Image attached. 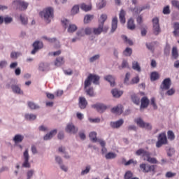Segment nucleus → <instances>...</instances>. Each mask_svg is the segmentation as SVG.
<instances>
[{
    "mask_svg": "<svg viewBox=\"0 0 179 179\" xmlns=\"http://www.w3.org/2000/svg\"><path fill=\"white\" fill-rule=\"evenodd\" d=\"M47 68H48V65H46L44 63H41L39 64V70H41L42 72H44V71H47Z\"/></svg>",
    "mask_w": 179,
    "mask_h": 179,
    "instance_id": "48",
    "label": "nucleus"
},
{
    "mask_svg": "<svg viewBox=\"0 0 179 179\" xmlns=\"http://www.w3.org/2000/svg\"><path fill=\"white\" fill-rule=\"evenodd\" d=\"M90 138L92 142H96L98 141L97 139V133L92 131L91 133H90Z\"/></svg>",
    "mask_w": 179,
    "mask_h": 179,
    "instance_id": "36",
    "label": "nucleus"
},
{
    "mask_svg": "<svg viewBox=\"0 0 179 179\" xmlns=\"http://www.w3.org/2000/svg\"><path fill=\"white\" fill-rule=\"evenodd\" d=\"M107 20V15L102 14L99 19V27L93 29V33L96 36L101 34L103 31V27L104 26V22Z\"/></svg>",
    "mask_w": 179,
    "mask_h": 179,
    "instance_id": "2",
    "label": "nucleus"
},
{
    "mask_svg": "<svg viewBox=\"0 0 179 179\" xmlns=\"http://www.w3.org/2000/svg\"><path fill=\"white\" fill-rule=\"evenodd\" d=\"M99 58H100V55H96L90 59V62H94V61H97Z\"/></svg>",
    "mask_w": 179,
    "mask_h": 179,
    "instance_id": "63",
    "label": "nucleus"
},
{
    "mask_svg": "<svg viewBox=\"0 0 179 179\" xmlns=\"http://www.w3.org/2000/svg\"><path fill=\"white\" fill-rule=\"evenodd\" d=\"M122 38L124 40V42H126L127 44H129V45H132L134 44L132 41L130 39H128V37H127V36L125 35H122Z\"/></svg>",
    "mask_w": 179,
    "mask_h": 179,
    "instance_id": "45",
    "label": "nucleus"
},
{
    "mask_svg": "<svg viewBox=\"0 0 179 179\" xmlns=\"http://www.w3.org/2000/svg\"><path fill=\"white\" fill-rule=\"evenodd\" d=\"M173 34L176 37H177V36H178L179 34V23L178 22H175L173 24Z\"/></svg>",
    "mask_w": 179,
    "mask_h": 179,
    "instance_id": "34",
    "label": "nucleus"
},
{
    "mask_svg": "<svg viewBox=\"0 0 179 179\" xmlns=\"http://www.w3.org/2000/svg\"><path fill=\"white\" fill-rule=\"evenodd\" d=\"M79 13V6L76 5L74 6L71 9V13L72 15H76V13Z\"/></svg>",
    "mask_w": 179,
    "mask_h": 179,
    "instance_id": "47",
    "label": "nucleus"
},
{
    "mask_svg": "<svg viewBox=\"0 0 179 179\" xmlns=\"http://www.w3.org/2000/svg\"><path fill=\"white\" fill-rule=\"evenodd\" d=\"M170 6H166L163 9V13L164 15H170Z\"/></svg>",
    "mask_w": 179,
    "mask_h": 179,
    "instance_id": "55",
    "label": "nucleus"
},
{
    "mask_svg": "<svg viewBox=\"0 0 179 179\" xmlns=\"http://www.w3.org/2000/svg\"><path fill=\"white\" fill-rule=\"evenodd\" d=\"M131 100L134 104L139 106V103H141V99L136 96V94L131 95Z\"/></svg>",
    "mask_w": 179,
    "mask_h": 179,
    "instance_id": "32",
    "label": "nucleus"
},
{
    "mask_svg": "<svg viewBox=\"0 0 179 179\" xmlns=\"http://www.w3.org/2000/svg\"><path fill=\"white\" fill-rule=\"evenodd\" d=\"M155 44H156V42L151 43H146L147 48L150 50V51H152L153 52L155 51Z\"/></svg>",
    "mask_w": 179,
    "mask_h": 179,
    "instance_id": "46",
    "label": "nucleus"
},
{
    "mask_svg": "<svg viewBox=\"0 0 179 179\" xmlns=\"http://www.w3.org/2000/svg\"><path fill=\"white\" fill-rule=\"evenodd\" d=\"M11 89L13 92V93H17V94H22L23 92H22V90H20V87L17 85H12Z\"/></svg>",
    "mask_w": 179,
    "mask_h": 179,
    "instance_id": "30",
    "label": "nucleus"
},
{
    "mask_svg": "<svg viewBox=\"0 0 179 179\" xmlns=\"http://www.w3.org/2000/svg\"><path fill=\"white\" fill-rule=\"evenodd\" d=\"M85 33V29H81L80 30H79L77 32V36L78 37H84Z\"/></svg>",
    "mask_w": 179,
    "mask_h": 179,
    "instance_id": "58",
    "label": "nucleus"
},
{
    "mask_svg": "<svg viewBox=\"0 0 179 179\" xmlns=\"http://www.w3.org/2000/svg\"><path fill=\"white\" fill-rule=\"evenodd\" d=\"M174 93H176V90H174V88H171L166 92V94H167V96H173Z\"/></svg>",
    "mask_w": 179,
    "mask_h": 179,
    "instance_id": "61",
    "label": "nucleus"
},
{
    "mask_svg": "<svg viewBox=\"0 0 179 179\" xmlns=\"http://www.w3.org/2000/svg\"><path fill=\"white\" fill-rule=\"evenodd\" d=\"M89 76H91V80L93 82L94 85H99V81L100 80V77L97 75L90 74Z\"/></svg>",
    "mask_w": 179,
    "mask_h": 179,
    "instance_id": "21",
    "label": "nucleus"
},
{
    "mask_svg": "<svg viewBox=\"0 0 179 179\" xmlns=\"http://www.w3.org/2000/svg\"><path fill=\"white\" fill-rule=\"evenodd\" d=\"M124 124V120L120 119L116 122H111L110 125L111 128H120Z\"/></svg>",
    "mask_w": 179,
    "mask_h": 179,
    "instance_id": "18",
    "label": "nucleus"
},
{
    "mask_svg": "<svg viewBox=\"0 0 179 179\" xmlns=\"http://www.w3.org/2000/svg\"><path fill=\"white\" fill-rule=\"evenodd\" d=\"M39 15L46 22V23H51V20L54 19V8L48 7L39 13Z\"/></svg>",
    "mask_w": 179,
    "mask_h": 179,
    "instance_id": "1",
    "label": "nucleus"
},
{
    "mask_svg": "<svg viewBox=\"0 0 179 179\" xmlns=\"http://www.w3.org/2000/svg\"><path fill=\"white\" fill-rule=\"evenodd\" d=\"M92 108H96L98 113H104L107 110V106L103 103H96L92 106Z\"/></svg>",
    "mask_w": 179,
    "mask_h": 179,
    "instance_id": "14",
    "label": "nucleus"
},
{
    "mask_svg": "<svg viewBox=\"0 0 179 179\" xmlns=\"http://www.w3.org/2000/svg\"><path fill=\"white\" fill-rule=\"evenodd\" d=\"M135 27L136 25L134 19H129L127 22V28L129 29V30H135Z\"/></svg>",
    "mask_w": 179,
    "mask_h": 179,
    "instance_id": "24",
    "label": "nucleus"
},
{
    "mask_svg": "<svg viewBox=\"0 0 179 179\" xmlns=\"http://www.w3.org/2000/svg\"><path fill=\"white\" fill-rule=\"evenodd\" d=\"M134 122H136L140 128H145V129H148L149 131L152 129V125L149 123L145 122L141 117L135 119Z\"/></svg>",
    "mask_w": 179,
    "mask_h": 179,
    "instance_id": "6",
    "label": "nucleus"
},
{
    "mask_svg": "<svg viewBox=\"0 0 179 179\" xmlns=\"http://www.w3.org/2000/svg\"><path fill=\"white\" fill-rule=\"evenodd\" d=\"M160 78V76L159 75V73L154 71L151 73L150 75V79L152 82H155V80H157Z\"/></svg>",
    "mask_w": 179,
    "mask_h": 179,
    "instance_id": "31",
    "label": "nucleus"
},
{
    "mask_svg": "<svg viewBox=\"0 0 179 179\" xmlns=\"http://www.w3.org/2000/svg\"><path fill=\"white\" fill-rule=\"evenodd\" d=\"M55 135H57V129L52 130L49 134H46L43 139L44 141H48L50 139H52Z\"/></svg>",
    "mask_w": 179,
    "mask_h": 179,
    "instance_id": "19",
    "label": "nucleus"
},
{
    "mask_svg": "<svg viewBox=\"0 0 179 179\" xmlns=\"http://www.w3.org/2000/svg\"><path fill=\"white\" fill-rule=\"evenodd\" d=\"M13 5H15L20 10H26L27 9V6H29V3L22 1H14L13 2Z\"/></svg>",
    "mask_w": 179,
    "mask_h": 179,
    "instance_id": "7",
    "label": "nucleus"
},
{
    "mask_svg": "<svg viewBox=\"0 0 179 179\" xmlns=\"http://www.w3.org/2000/svg\"><path fill=\"white\" fill-rule=\"evenodd\" d=\"M176 173H172L169 171L166 173V178H171L173 177H176Z\"/></svg>",
    "mask_w": 179,
    "mask_h": 179,
    "instance_id": "62",
    "label": "nucleus"
},
{
    "mask_svg": "<svg viewBox=\"0 0 179 179\" xmlns=\"http://www.w3.org/2000/svg\"><path fill=\"white\" fill-rule=\"evenodd\" d=\"M80 9L85 10V12H89V10H92V5H87L86 3H83L80 5Z\"/></svg>",
    "mask_w": 179,
    "mask_h": 179,
    "instance_id": "29",
    "label": "nucleus"
},
{
    "mask_svg": "<svg viewBox=\"0 0 179 179\" xmlns=\"http://www.w3.org/2000/svg\"><path fill=\"white\" fill-rule=\"evenodd\" d=\"M94 16L93 15H87L84 17V23H90L93 20Z\"/></svg>",
    "mask_w": 179,
    "mask_h": 179,
    "instance_id": "37",
    "label": "nucleus"
},
{
    "mask_svg": "<svg viewBox=\"0 0 179 179\" xmlns=\"http://www.w3.org/2000/svg\"><path fill=\"white\" fill-rule=\"evenodd\" d=\"M140 169L143 173H150V171H155V165L141 164L140 165Z\"/></svg>",
    "mask_w": 179,
    "mask_h": 179,
    "instance_id": "9",
    "label": "nucleus"
},
{
    "mask_svg": "<svg viewBox=\"0 0 179 179\" xmlns=\"http://www.w3.org/2000/svg\"><path fill=\"white\" fill-rule=\"evenodd\" d=\"M105 80H107V82H109L110 83V86L114 87L115 86V79L113 76H106L104 78Z\"/></svg>",
    "mask_w": 179,
    "mask_h": 179,
    "instance_id": "20",
    "label": "nucleus"
},
{
    "mask_svg": "<svg viewBox=\"0 0 179 179\" xmlns=\"http://www.w3.org/2000/svg\"><path fill=\"white\" fill-rule=\"evenodd\" d=\"M84 31L87 36H90V34L93 33V29L90 27H87L84 29Z\"/></svg>",
    "mask_w": 179,
    "mask_h": 179,
    "instance_id": "54",
    "label": "nucleus"
},
{
    "mask_svg": "<svg viewBox=\"0 0 179 179\" xmlns=\"http://www.w3.org/2000/svg\"><path fill=\"white\" fill-rule=\"evenodd\" d=\"M167 135L168 139H169V141H174V139H176V135H174V132H173V131H168Z\"/></svg>",
    "mask_w": 179,
    "mask_h": 179,
    "instance_id": "42",
    "label": "nucleus"
},
{
    "mask_svg": "<svg viewBox=\"0 0 179 179\" xmlns=\"http://www.w3.org/2000/svg\"><path fill=\"white\" fill-rule=\"evenodd\" d=\"M28 107L31 108V110H37V108H40V106L38 105H36L34 103V102L29 101L28 102Z\"/></svg>",
    "mask_w": 179,
    "mask_h": 179,
    "instance_id": "39",
    "label": "nucleus"
},
{
    "mask_svg": "<svg viewBox=\"0 0 179 179\" xmlns=\"http://www.w3.org/2000/svg\"><path fill=\"white\" fill-rule=\"evenodd\" d=\"M20 20L22 24H27V17L20 15Z\"/></svg>",
    "mask_w": 179,
    "mask_h": 179,
    "instance_id": "64",
    "label": "nucleus"
},
{
    "mask_svg": "<svg viewBox=\"0 0 179 179\" xmlns=\"http://www.w3.org/2000/svg\"><path fill=\"white\" fill-rule=\"evenodd\" d=\"M132 69H134V71H137V72H141V66L139 65V63L138 62H132Z\"/></svg>",
    "mask_w": 179,
    "mask_h": 179,
    "instance_id": "35",
    "label": "nucleus"
},
{
    "mask_svg": "<svg viewBox=\"0 0 179 179\" xmlns=\"http://www.w3.org/2000/svg\"><path fill=\"white\" fill-rule=\"evenodd\" d=\"M123 54L126 57H131V55H132V49L130 48H127L123 52Z\"/></svg>",
    "mask_w": 179,
    "mask_h": 179,
    "instance_id": "43",
    "label": "nucleus"
},
{
    "mask_svg": "<svg viewBox=\"0 0 179 179\" xmlns=\"http://www.w3.org/2000/svg\"><path fill=\"white\" fill-rule=\"evenodd\" d=\"M33 47H34V49L31 52V54H32L34 55V54H36L37 52V51H38V50H41V48H43V47H44V45L43 44V42L36 41L33 43Z\"/></svg>",
    "mask_w": 179,
    "mask_h": 179,
    "instance_id": "10",
    "label": "nucleus"
},
{
    "mask_svg": "<svg viewBox=\"0 0 179 179\" xmlns=\"http://www.w3.org/2000/svg\"><path fill=\"white\" fill-rule=\"evenodd\" d=\"M13 20V19L12 18V17H4V22L6 23V24L12 23Z\"/></svg>",
    "mask_w": 179,
    "mask_h": 179,
    "instance_id": "59",
    "label": "nucleus"
},
{
    "mask_svg": "<svg viewBox=\"0 0 179 179\" xmlns=\"http://www.w3.org/2000/svg\"><path fill=\"white\" fill-rule=\"evenodd\" d=\"M90 171V166H87L85 170H83L81 172V176H85Z\"/></svg>",
    "mask_w": 179,
    "mask_h": 179,
    "instance_id": "60",
    "label": "nucleus"
},
{
    "mask_svg": "<svg viewBox=\"0 0 179 179\" xmlns=\"http://www.w3.org/2000/svg\"><path fill=\"white\" fill-rule=\"evenodd\" d=\"M163 145H167V136H166V132L159 134L158 141L156 143V147L162 148Z\"/></svg>",
    "mask_w": 179,
    "mask_h": 179,
    "instance_id": "4",
    "label": "nucleus"
},
{
    "mask_svg": "<svg viewBox=\"0 0 179 179\" xmlns=\"http://www.w3.org/2000/svg\"><path fill=\"white\" fill-rule=\"evenodd\" d=\"M141 104L140 106V110H142V108H148V106H149V99L146 96H143L141 99Z\"/></svg>",
    "mask_w": 179,
    "mask_h": 179,
    "instance_id": "17",
    "label": "nucleus"
},
{
    "mask_svg": "<svg viewBox=\"0 0 179 179\" xmlns=\"http://www.w3.org/2000/svg\"><path fill=\"white\" fill-rule=\"evenodd\" d=\"M112 113L113 114H117V115H121L122 114V112L124 111V108L122 107V105L119 104L116 107H114L111 109Z\"/></svg>",
    "mask_w": 179,
    "mask_h": 179,
    "instance_id": "16",
    "label": "nucleus"
},
{
    "mask_svg": "<svg viewBox=\"0 0 179 179\" xmlns=\"http://www.w3.org/2000/svg\"><path fill=\"white\" fill-rule=\"evenodd\" d=\"M24 118H25V120H27V121H34V120H36V118H37V115H36L34 114L27 113L24 115Z\"/></svg>",
    "mask_w": 179,
    "mask_h": 179,
    "instance_id": "26",
    "label": "nucleus"
},
{
    "mask_svg": "<svg viewBox=\"0 0 179 179\" xmlns=\"http://www.w3.org/2000/svg\"><path fill=\"white\" fill-rule=\"evenodd\" d=\"M117 24H118V19L117 18V17H113L112 20V29H111L112 33H114V31L117 30Z\"/></svg>",
    "mask_w": 179,
    "mask_h": 179,
    "instance_id": "23",
    "label": "nucleus"
},
{
    "mask_svg": "<svg viewBox=\"0 0 179 179\" xmlns=\"http://www.w3.org/2000/svg\"><path fill=\"white\" fill-rule=\"evenodd\" d=\"M91 85H92V76H88V77L87 78V79L85 80V83H84L85 89H87V87H89V86H90Z\"/></svg>",
    "mask_w": 179,
    "mask_h": 179,
    "instance_id": "33",
    "label": "nucleus"
},
{
    "mask_svg": "<svg viewBox=\"0 0 179 179\" xmlns=\"http://www.w3.org/2000/svg\"><path fill=\"white\" fill-rule=\"evenodd\" d=\"M172 57L174 59H177L178 58V50H177V47H173L172 49Z\"/></svg>",
    "mask_w": 179,
    "mask_h": 179,
    "instance_id": "41",
    "label": "nucleus"
},
{
    "mask_svg": "<svg viewBox=\"0 0 179 179\" xmlns=\"http://www.w3.org/2000/svg\"><path fill=\"white\" fill-rule=\"evenodd\" d=\"M119 18L120 23H122V24H125V11L124 10H120V13L119 14Z\"/></svg>",
    "mask_w": 179,
    "mask_h": 179,
    "instance_id": "25",
    "label": "nucleus"
},
{
    "mask_svg": "<svg viewBox=\"0 0 179 179\" xmlns=\"http://www.w3.org/2000/svg\"><path fill=\"white\" fill-rule=\"evenodd\" d=\"M106 159H115L117 157V154L113 152H108L105 155Z\"/></svg>",
    "mask_w": 179,
    "mask_h": 179,
    "instance_id": "44",
    "label": "nucleus"
},
{
    "mask_svg": "<svg viewBox=\"0 0 179 179\" xmlns=\"http://www.w3.org/2000/svg\"><path fill=\"white\" fill-rule=\"evenodd\" d=\"M65 64V61L64 60V57H59L56 59L55 61V65L56 66H61L62 65H64Z\"/></svg>",
    "mask_w": 179,
    "mask_h": 179,
    "instance_id": "22",
    "label": "nucleus"
},
{
    "mask_svg": "<svg viewBox=\"0 0 179 179\" xmlns=\"http://www.w3.org/2000/svg\"><path fill=\"white\" fill-rule=\"evenodd\" d=\"M129 78H131V73H127L124 78V83L126 85H129Z\"/></svg>",
    "mask_w": 179,
    "mask_h": 179,
    "instance_id": "56",
    "label": "nucleus"
},
{
    "mask_svg": "<svg viewBox=\"0 0 179 179\" xmlns=\"http://www.w3.org/2000/svg\"><path fill=\"white\" fill-rule=\"evenodd\" d=\"M106 5H107V3L104 0H99V2L97 3L96 6L98 9H103Z\"/></svg>",
    "mask_w": 179,
    "mask_h": 179,
    "instance_id": "40",
    "label": "nucleus"
},
{
    "mask_svg": "<svg viewBox=\"0 0 179 179\" xmlns=\"http://www.w3.org/2000/svg\"><path fill=\"white\" fill-rule=\"evenodd\" d=\"M111 93L113 96V97H116V98H118V97H121V96H122V91H118V90L117 89H114L111 91Z\"/></svg>",
    "mask_w": 179,
    "mask_h": 179,
    "instance_id": "27",
    "label": "nucleus"
},
{
    "mask_svg": "<svg viewBox=\"0 0 179 179\" xmlns=\"http://www.w3.org/2000/svg\"><path fill=\"white\" fill-rule=\"evenodd\" d=\"M78 106L81 110H85L87 107V101L85 96H80L78 99Z\"/></svg>",
    "mask_w": 179,
    "mask_h": 179,
    "instance_id": "13",
    "label": "nucleus"
},
{
    "mask_svg": "<svg viewBox=\"0 0 179 179\" xmlns=\"http://www.w3.org/2000/svg\"><path fill=\"white\" fill-rule=\"evenodd\" d=\"M96 142H99L101 145L102 148V152H104V150H106V149L104 148L106 146V142L101 139H98Z\"/></svg>",
    "mask_w": 179,
    "mask_h": 179,
    "instance_id": "53",
    "label": "nucleus"
},
{
    "mask_svg": "<svg viewBox=\"0 0 179 179\" xmlns=\"http://www.w3.org/2000/svg\"><path fill=\"white\" fill-rule=\"evenodd\" d=\"M85 92L87 94L90 96V97H94L95 94H94V90L93 89V87H91L88 89H86Z\"/></svg>",
    "mask_w": 179,
    "mask_h": 179,
    "instance_id": "38",
    "label": "nucleus"
},
{
    "mask_svg": "<svg viewBox=\"0 0 179 179\" xmlns=\"http://www.w3.org/2000/svg\"><path fill=\"white\" fill-rule=\"evenodd\" d=\"M133 174L131 173V171H128L127 172H126V173L124 174V179H131Z\"/></svg>",
    "mask_w": 179,
    "mask_h": 179,
    "instance_id": "57",
    "label": "nucleus"
},
{
    "mask_svg": "<svg viewBox=\"0 0 179 179\" xmlns=\"http://www.w3.org/2000/svg\"><path fill=\"white\" fill-rule=\"evenodd\" d=\"M24 162L22 164V167L25 169H30V163H29V159H30V156L29 155V150H26L24 152Z\"/></svg>",
    "mask_w": 179,
    "mask_h": 179,
    "instance_id": "11",
    "label": "nucleus"
},
{
    "mask_svg": "<svg viewBox=\"0 0 179 179\" xmlns=\"http://www.w3.org/2000/svg\"><path fill=\"white\" fill-rule=\"evenodd\" d=\"M137 156H142L144 161H147L150 157V152L145 150L144 149H139L136 152Z\"/></svg>",
    "mask_w": 179,
    "mask_h": 179,
    "instance_id": "8",
    "label": "nucleus"
},
{
    "mask_svg": "<svg viewBox=\"0 0 179 179\" xmlns=\"http://www.w3.org/2000/svg\"><path fill=\"white\" fill-rule=\"evenodd\" d=\"M150 104L152 106L154 110H157V105L156 104V99H155V97L151 99Z\"/></svg>",
    "mask_w": 179,
    "mask_h": 179,
    "instance_id": "52",
    "label": "nucleus"
},
{
    "mask_svg": "<svg viewBox=\"0 0 179 179\" xmlns=\"http://www.w3.org/2000/svg\"><path fill=\"white\" fill-rule=\"evenodd\" d=\"M171 86V80L170 78H166L163 80L160 87L162 90H169Z\"/></svg>",
    "mask_w": 179,
    "mask_h": 179,
    "instance_id": "12",
    "label": "nucleus"
},
{
    "mask_svg": "<svg viewBox=\"0 0 179 179\" xmlns=\"http://www.w3.org/2000/svg\"><path fill=\"white\" fill-rule=\"evenodd\" d=\"M147 162H148V163H151L152 164H157V163H159L156 158L150 157L148 158Z\"/></svg>",
    "mask_w": 179,
    "mask_h": 179,
    "instance_id": "49",
    "label": "nucleus"
},
{
    "mask_svg": "<svg viewBox=\"0 0 179 179\" xmlns=\"http://www.w3.org/2000/svg\"><path fill=\"white\" fill-rule=\"evenodd\" d=\"M65 129L66 132H68V134H76L78 132V128L72 123H69Z\"/></svg>",
    "mask_w": 179,
    "mask_h": 179,
    "instance_id": "15",
    "label": "nucleus"
},
{
    "mask_svg": "<svg viewBox=\"0 0 179 179\" xmlns=\"http://www.w3.org/2000/svg\"><path fill=\"white\" fill-rule=\"evenodd\" d=\"M23 139H24V137L20 134H17L13 138V141L15 143H20V142L23 141Z\"/></svg>",
    "mask_w": 179,
    "mask_h": 179,
    "instance_id": "28",
    "label": "nucleus"
},
{
    "mask_svg": "<svg viewBox=\"0 0 179 179\" xmlns=\"http://www.w3.org/2000/svg\"><path fill=\"white\" fill-rule=\"evenodd\" d=\"M62 24L64 29H66L68 27L67 31L69 33H74V31H76L78 30V27H76L73 24H69V20H62Z\"/></svg>",
    "mask_w": 179,
    "mask_h": 179,
    "instance_id": "3",
    "label": "nucleus"
},
{
    "mask_svg": "<svg viewBox=\"0 0 179 179\" xmlns=\"http://www.w3.org/2000/svg\"><path fill=\"white\" fill-rule=\"evenodd\" d=\"M124 68H129V65L128 64V62H127V60H123L122 66H119V69H122Z\"/></svg>",
    "mask_w": 179,
    "mask_h": 179,
    "instance_id": "50",
    "label": "nucleus"
},
{
    "mask_svg": "<svg viewBox=\"0 0 179 179\" xmlns=\"http://www.w3.org/2000/svg\"><path fill=\"white\" fill-rule=\"evenodd\" d=\"M162 31L160 24H159V18L155 17L152 19V32L155 36H159Z\"/></svg>",
    "mask_w": 179,
    "mask_h": 179,
    "instance_id": "5",
    "label": "nucleus"
},
{
    "mask_svg": "<svg viewBox=\"0 0 179 179\" xmlns=\"http://www.w3.org/2000/svg\"><path fill=\"white\" fill-rule=\"evenodd\" d=\"M139 83V77L136 76L131 79V81L129 83V85H135Z\"/></svg>",
    "mask_w": 179,
    "mask_h": 179,
    "instance_id": "51",
    "label": "nucleus"
}]
</instances>
